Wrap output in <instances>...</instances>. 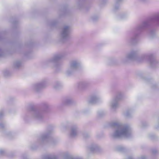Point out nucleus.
I'll list each match as a JSON object with an SVG mask.
<instances>
[{
	"mask_svg": "<svg viewBox=\"0 0 159 159\" xmlns=\"http://www.w3.org/2000/svg\"><path fill=\"white\" fill-rule=\"evenodd\" d=\"M156 32L155 30H150L149 33V36L151 38H153L155 35Z\"/></svg>",
	"mask_w": 159,
	"mask_h": 159,
	"instance_id": "27",
	"label": "nucleus"
},
{
	"mask_svg": "<svg viewBox=\"0 0 159 159\" xmlns=\"http://www.w3.org/2000/svg\"><path fill=\"white\" fill-rule=\"evenodd\" d=\"M98 17L97 16H93L91 17V19L93 21H95L98 19Z\"/></svg>",
	"mask_w": 159,
	"mask_h": 159,
	"instance_id": "29",
	"label": "nucleus"
},
{
	"mask_svg": "<svg viewBox=\"0 0 159 159\" xmlns=\"http://www.w3.org/2000/svg\"><path fill=\"white\" fill-rule=\"evenodd\" d=\"M71 31L70 26L65 25L62 28L60 34V39L61 41L64 42L68 39Z\"/></svg>",
	"mask_w": 159,
	"mask_h": 159,
	"instance_id": "6",
	"label": "nucleus"
},
{
	"mask_svg": "<svg viewBox=\"0 0 159 159\" xmlns=\"http://www.w3.org/2000/svg\"><path fill=\"white\" fill-rule=\"evenodd\" d=\"M33 116L36 120L42 121L44 119V116L43 112L41 111L38 110L33 111Z\"/></svg>",
	"mask_w": 159,
	"mask_h": 159,
	"instance_id": "10",
	"label": "nucleus"
},
{
	"mask_svg": "<svg viewBox=\"0 0 159 159\" xmlns=\"http://www.w3.org/2000/svg\"><path fill=\"white\" fill-rule=\"evenodd\" d=\"M14 23L15 24H16V21H15V22H14Z\"/></svg>",
	"mask_w": 159,
	"mask_h": 159,
	"instance_id": "46",
	"label": "nucleus"
},
{
	"mask_svg": "<svg viewBox=\"0 0 159 159\" xmlns=\"http://www.w3.org/2000/svg\"><path fill=\"white\" fill-rule=\"evenodd\" d=\"M150 66L152 68L157 67L159 66V63L157 60L154 58H152L149 61Z\"/></svg>",
	"mask_w": 159,
	"mask_h": 159,
	"instance_id": "16",
	"label": "nucleus"
},
{
	"mask_svg": "<svg viewBox=\"0 0 159 159\" xmlns=\"http://www.w3.org/2000/svg\"><path fill=\"white\" fill-rule=\"evenodd\" d=\"M148 125V124L145 122H143L141 123V126L144 127Z\"/></svg>",
	"mask_w": 159,
	"mask_h": 159,
	"instance_id": "33",
	"label": "nucleus"
},
{
	"mask_svg": "<svg viewBox=\"0 0 159 159\" xmlns=\"http://www.w3.org/2000/svg\"><path fill=\"white\" fill-rule=\"evenodd\" d=\"M97 136H98V137H99V136H98V135H97Z\"/></svg>",
	"mask_w": 159,
	"mask_h": 159,
	"instance_id": "48",
	"label": "nucleus"
},
{
	"mask_svg": "<svg viewBox=\"0 0 159 159\" xmlns=\"http://www.w3.org/2000/svg\"><path fill=\"white\" fill-rule=\"evenodd\" d=\"M4 112L3 110L0 111V118H2L4 115Z\"/></svg>",
	"mask_w": 159,
	"mask_h": 159,
	"instance_id": "34",
	"label": "nucleus"
},
{
	"mask_svg": "<svg viewBox=\"0 0 159 159\" xmlns=\"http://www.w3.org/2000/svg\"><path fill=\"white\" fill-rule=\"evenodd\" d=\"M111 126L115 129L114 132L111 134L112 138H129L131 136V129L129 126L116 122L112 123Z\"/></svg>",
	"mask_w": 159,
	"mask_h": 159,
	"instance_id": "2",
	"label": "nucleus"
},
{
	"mask_svg": "<svg viewBox=\"0 0 159 159\" xmlns=\"http://www.w3.org/2000/svg\"><path fill=\"white\" fill-rule=\"evenodd\" d=\"M75 103L74 100L71 98H67L65 99L62 102V105H71Z\"/></svg>",
	"mask_w": 159,
	"mask_h": 159,
	"instance_id": "15",
	"label": "nucleus"
},
{
	"mask_svg": "<svg viewBox=\"0 0 159 159\" xmlns=\"http://www.w3.org/2000/svg\"><path fill=\"white\" fill-rule=\"evenodd\" d=\"M56 23V22L55 21H53L51 24L50 25L51 26H53L55 25Z\"/></svg>",
	"mask_w": 159,
	"mask_h": 159,
	"instance_id": "38",
	"label": "nucleus"
},
{
	"mask_svg": "<svg viewBox=\"0 0 159 159\" xmlns=\"http://www.w3.org/2000/svg\"><path fill=\"white\" fill-rule=\"evenodd\" d=\"M100 99V98L98 96L93 95L90 98L88 102L90 103H94L99 101Z\"/></svg>",
	"mask_w": 159,
	"mask_h": 159,
	"instance_id": "17",
	"label": "nucleus"
},
{
	"mask_svg": "<svg viewBox=\"0 0 159 159\" xmlns=\"http://www.w3.org/2000/svg\"><path fill=\"white\" fill-rule=\"evenodd\" d=\"M122 98V95L121 93H118L110 101L109 105L111 108L115 109L119 105V101Z\"/></svg>",
	"mask_w": 159,
	"mask_h": 159,
	"instance_id": "8",
	"label": "nucleus"
},
{
	"mask_svg": "<svg viewBox=\"0 0 159 159\" xmlns=\"http://www.w3.org/2000/svg\"><path fill=\"white\" fill-rule=\"evenodd\" d=\"M48 81L43 80L39 82L33 84L31 86L32 90L35 92H39L42 89L47 86Z\"/></svg>",
	"mask_w": 159,
	"mask_h": 159,
	"instance_id": "7",
	"label": "nucleus"
},
{
	"mask_svg": "<svg viewBox=\"0 0 159 159\" xmlns=\"http://www.w3.org/2000/svg\"><path fill=\"white\" fill-rule=\"evenodd\" d=\"M90 85V83L86 80H82L76 84L77 88L80 91L84 90L88 88Z\"/></svg>",
	"mask_w": 159,
	"mask_h": 159,
	"instance_id": "9",
	"label": "nucleus"
},
{
	"mask_svg": "<svg viewBox=\"0 0 159 159\" xmlns=\"http://www.w3.org/2000/svg\"><path fill=\"white\" fill-rule=\"evenodd\" d=\"M89 136V135L87 133H85L83 134V136L85 138H88Z\"/></svg>",
	"mask_w": 159,
	"mask_h": 159,
	"instance_id": "37",
	"label": "nucleus"
},
{
	"mask_svg": "<svg viewBox=\"0 0 159 159\" xmlns=\"http://www.w3.org/2000/svg\"><path fill=\"white\" fill-rule=\"evenodd\" d=\"M153 24L159 25V12L148 20L144 21L137 27V30L138 31H141Z\"/></svg>",
	"mask_w": 159,
	"mask_h": 159,
	"instance_id": "4",
	"label": "nucleus"
},
{
	"mask_svg": "<svg viewBox=\"0 0 159 159\" xmlns=\"http://www.w3.org/2000/svg\"><path fill=\"white\" fill-rule=\"evenodd\" d=\"M137 35L135 34L133 36L127 39L126 40L127 43L129 45H133L137 43L138 42Z\"/></svg>",
	"mask_w": 159,
	"mask_h": 159,
	"instance_id": "13",
	"label": "nucleus"
},
{
	"mask_svg": "<svg viewBox=\"0 0 159 159\" xmlns=\"http://www.w3.org/2000/svg\"><path fill=\"white\" fill-rule=\"evenodd\" d=\"M53 132V127L50 125L48 126L46 131L41 134L38 138L36 142L34 144L35 146L31 145V148L34 149L41 145L47 144L53 146L56 145L58 142V140L56 139L50 138V135Z\"/></svg>",
	"mask_w": 159,
	"mask_h": 159,
	"instance_id": "1",
	"label": "nucleus"
},
{
	"mask_svg": "<svg viewBox=\"0 0 159 159\" xmlns=\"http://www.w3.org/2000/svg\"><path fill=\"white\" fill-rule=\"evenodd\" d=\"M8 71H5L4 73V75L6 76H7L8 75Z\"/></svg>",
	"mask_w": 159,
	"mask_h": 159,
	"instance_id": "41",
	"label": "nucleus"
},
{
	"mask_svg": "<svg viewBox=\"0 0 159 159\" xmlns=\"http://www.w3.org/2000/svg\"><path fill=\"white\" fill-rule=\"evenodd\" d=\"M79 8H81V7H80V6H79Z\"/></svg>",
	"mask_w": 159,
	"mask_h": 159,
	"instance_id": "47",
	"label": "nucleus"
},
{
	"mask_svg": "<svg viewBox=\"0 0 159 159\" xmlns=\"http://www.w3.org/2000/svg\"><path fill=\"white\" fill-rule=\"evenodd\" d=\"M128 159H133L131 157H129L128 158Z\"/></svg>",
	"mask_w": 159,
	"mask_h": 159,
	"instance_id": "45",
	"label": "nucleus"
},
{
	"mask_svg": "<svg viewBox=\"0 0 159 159\" xmlns=\"http://www.w3.org/2000/svg\"><path fill=\"white\" fill-rule=\"evenodd\" d=\"M79 132V128L76 125H73L70 128V136L71 137L76 136Z\"/></svg>",
	"mask_w": 159,
	"mask_h": 159,
	"instance_id": "11",
	"label": "nucleus"
},
{
	"mask_svg": "<svg viewBox=\"0 0 159 159\" xmlns=\"http://www.w3.org/2000/svg\"><path fill=\"white\" fill-rule=\"evenodd\" d=\"M132 112V110L131 109H129L124 113V115L126 117L129 118L131 116Z\"/></svg>",
	"mask_w": 159,
	"mask_h": 159,
	"instance_id": "21",
	"label": "nucleus"
},
{
	"mask_svg": "<svg viewBox=\"0 0 159 159\" xmlns=\"http://www.w3.org/2000/svg\"><path fill=\"white\" fill-rule=\"evenodd\" d=\"M62 84L59 82H56L54 84L53 87L56 90H58L61 89L62 87Z\"/></svg>",
	"mask_w": 159,
	"mask_h": 159,
	"instance_id": "22",
	"label": "nucleus"
},
{
	"mask_svg": "<svg viewBox=\"0 0 159 159\" xmlns=\"http://www.w3.org/2000/svg\"><path fill=\"white\" fill-rule=\"evenodd\" d=\"M90 150L93 152H99L101 151V148L97 144H92L89 147Z\"/></svg>",
	"mask_w": 159,
	"mask_h": 159,
	"instance_id": "14",
	"label": "nucleus"
},
{
	"mask_svg": "<svg viewBox=\"0 0 159 159\" xmlns=\"http://www.w3.org/2000/svg\"><path fill=\"white\" fill-rule=\"evenodd\" d=\"M148 137L151 139L154 140L156 137L153 134H148Z\"/></svg>",
	"mask_w": 159,
	"mask_h": 159,
	"instance_id": "30",
	"label": "nucleus"
},
{
	"mask_svg": "<svg viewBox=\"0 0 159 159\" xmlns=\"http://www.w3.org/2000/svg\"><path fill=\"white\" fill-rule=\"evenodd\" d=\"M5 134L7 137L10 138L14 137L15 135L14 133L11 131L7 132Z\"/></svg>",
	"mask_w": 159,
	"mask_h": 159,
	"instance_id": "26",
	"label": "nucleus"
},
{
	"mask_svg": "<svg viewBox=\"0 0 159 159\" xmlns=\"http://www.w3.org/2000/svg\"><path fill=\"white\" fill-rule=\"evenodd\" d=\"M128 16V14L126 13H123L119 17L120 19H123L127 18Z\"/></svg>",
	"mask_w": 159,
	"mask_h": 159,
	"instance_id": "28",
	"label": "nucleus"
},
{
	"mask_svg": "<svg viewBox=\"0 0 159 159\" xmlns=\"http://www.w3.org/2000/svg\"><path fill=\"white\" fill-rule=\"evenodd\" d=\"M152 153L155 154L157 152V151L156 149H153L152 150Z\"/></svg>",
	"mask_w": 159,
	"mask_h": 159,
	"instance_id": "39",
	"label": "nucleus"
},
{
	"mask_svg": "<svg viewBox=\"0 0 159 159\" xmlns=\"http://www.w3.org/2000/svg\"><path fill=\"white\" fill-rule=\"evenodd\" d=\"M106 112L103 111H99L97 112V116L98 117H101L105 116Z\"/></svg>",
	"mask_w": 159,
	"mask_h": 159,
	"instance_id": "25",
	"label": "nucleus"
},
{
	"mask_svg": "<svg viewBox=\"0 0 159 159\" xmlns=\"http://www.w3.org/2000/svg\"><path fill=\"white\" fill-rule=\"evenodd\" d=\"M4 54V51L0 48V57L3 56Z\"/></svg>",
	"mask_w": 159,
	"mask_h": 159,
	"instance_id": "35",
	"label": "nucleus"
},
{
	"mask_svg": "<svg viewBox=\"0 0 159 159\" xmlns=\"http://www.w3.org/2000/svg\"><path fill=\"white\" fill-rule=\"evenodd\" d=\"M43 159H57V157L54 155L48 154L44 156Z\"/></svg>",
	"mask_w": 159,
	"mask_h": 159,
	"instance_id": "20",
	"label": "nucleus"
},
{
	"mask_svg": "<svg viewBox=\"0 0 159 159\" xmlns=\"http://www.w3.org/2000/svg\"><path fill=\"white\" fill-rule=\"evenodd\" d=\"M139 0L141 2H145L146 1H147V0Z\"/></svg>",
	"mask_w": 159,
	"mask_h": 159,
	"instance_id": "43",
	"label": "nucleus"
},
{
	"mask_svg": "<svg viewBox=\"0 0 159 159\" xmlns=\"http://www.w3.org/2000/svg\"><path fill=\"white\" fill-rule=\"evenodd\" d=\"M45 107L46 108H48V106L47 104H45Z\"/></svg>",
	"mask_w": 159,
	"mask_h": 159,
	"instance_id": "44",
	"label": "nucleus"
},
{
	"mask_svg": "<svg viewBox=\"0 0 159 159\" xmlns=\"http://www.w3.org/2000/svg\"><path fill=\"white\" fill-rule=\"evenodd\" d=\"M159 127V124L158 125H156L155 126V128L156 129H158Z\"/></svg>",
	"mask_w": 159,
	"mask_h": 159,
	"instance_id": "42",
	"label": "nucleus"
},
{
	"mask_svg": "<svg viewBox=\"0 0 159 159\" xmlns=\"http://www.w3.org/2000/svg\"><path fill=\"white\" fill-rule=\"evenodd\" d=\"M115 60L112 57H109L106 60V62L109 65H111L114 63Z\"/></svg>",
	"mask_w": 159,
	"mask_h": 159,
	"instance_id": "24",
	"label": "nucleus"
},
{
	"mask_svg": "<svg viewBox=\"0 0 159 159\" xmlns=\"http://www.w3.org/2000/svg\"><path fill=\"white\" fill-rule=\"evenodd\" d=\"M146 157L144 156H142L140 157L139 159H146Z\"/></svg>",
	"mask_w": 159,
	"mask_h": 159,
	"instance_id": "40",
	"label": "nucleus"
},
{
	"mask_svg": "<svg viewBox=\"0 0 159 159\" xmlns=\"http://www.w3.org/2000/svg\"><path fill=\"white\" fill-rule=\"evenodd\" d=\"M22 63L20 60H16L13 63V67L15 68H18L21 66Z\"/></svg>",
	"mask_w": 159,
	"mask_h": 159,
	"instance_id": "19",
	"label": "nucleus"
},
{
	"mask_svg": "<svg viewBox=\"0 0 159 159\" xmlns=\"http://www.w3.org/2000/svg\"><path fill=\"white\" fill-rule=\"evenodd\" d=\"M75 70L72 69L70 67L67 70L66 74L68 76L70 75H72L75 72Z\"/></svg>",
	"mask_w": 159,
	"mask_h": 159,
	"instance_id": "23",
	"label": "nucleus"
},
{
	"mask_svg": "<svg viewBox=\"0 0 159 159\" xmlns=\"http://www.w3.org/2000/svg\"><path fill=\"white\" fill-rule=\"evenodd\" d=\"M139 52V51L137 49L131 50L126 55L125 57L122 59V62L124 63H127L132 61L136 60L138 62H141L147 59L149 60L153 56L151 53H146L142 54L140 57L137 58Z\"/></svg>",
	"mask_w": 159,
	"mask_h": 159,
	"instance_id": "3",
	"label": "nucleus"
},
{
	"mask_svg": "<svg viewBox=\"0 0 159 159\" xmlns=\"http://www.w3.org/2000/svg\"><path fill=\"white\" fill-rule=\"evenodd\" d=\"M70 67L75 71L81 67V63L78 60L73 61L70 63Z\"/></svg>",
	"mask_w": 159,
	"mask_h": 159,
	"instance_id": "12",
	"label": "nucleus"
},
{
	"mask_svg": "<svg viewBox=\"0 0 159 159\" xmlns=\"http://www.w3.org/2000/svg\"><path fill=\"white\" fill-rule=\"evenodd\" d=\"M117 150L120 151H123L124 150V148L122 147H119L118 148Z\"/></svg>",
	"mask_w": 159,
	"mask_h": 159,
	"instance_id": "36",
	"label": "nucleus"
},
{
	"mask_svg": "<svg viewBox=\"0 0 159 159\" xmlns=\"http://www.w3.org/2000/svg\"><path fill=\"white\" fill-rule=\"evenodd\" d=\"M5 126V124L2 121H0V129H3Z\"/></svg>",
	"mask_w": 159,
	"mask_h": 159,
	"instance_id": "32",
	"label": "nucleus"
},
{
	"mask_svg": "<svg viewBox=\"0 0 159 159\" xmlns=\"http://www.w3.org/2000/svg\"><path fill=\"white\" fill-rule=\"evenodd\" d=\"M66 56V54L65 53H61L54 55L52 58L49 59L48 61L49 63L54 64L53 66V68L56 70L59 69L60 65L58 62L59 60L64 58Z\"/></svg>",
	"mask_w": 159,
	"mask_h": 159,
	"instance_id": "5",
	"label": "nucleus"
},
{
	"mask_svg": "<svg viewBox=\"0 0 159 159\" xmlns=\"http://www.w3.org/2000/svg\"><path fill=\"white\" fill-rule=\"evenodd\" d=\"M5 153V151L4 150L0 149V156L4 155Z\"/></svg>",
	"mask_w": 159,
	"mask_h": 159,
	"instance_id": "31",
	"label": "nucleus"
},
{
	"mask_svg": "<svg viewBox=\"0 0 159 159\" xmlns=\"http://www.w3.org/2000/svg\"><path fill=\"white\" fill-rule=\"evenodd\" d=\"M122 1V0H115V3L113 9V11L115 12L119 9L120 4Z\"/></svg>",
	"mask_w": 159,
	"mask_h": 159,
	"instance_id": "18",
	"label": "nucleus"
}]
</instances>
